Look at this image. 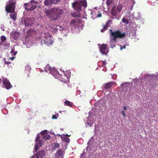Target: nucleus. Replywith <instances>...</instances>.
Here are the masks:
<instances>
[{
  "mask_svg": "<svg viewBox=\"0 0 158 158\" xmlns=\"http://www.w3.org/2000/svg\"><path fill=\"white\" fill-rule=\"evenodd\" d=\"M63 151L61 149L58 150L55 154L56 158H63Z\"/></svg>",
  "mask_w": 158,
  "mask_h": 158,
  "instance_id": "9b49d317",
  "label": "nucleus"
},
{
  "mask_svg": "<svg viewBox=\"0 0 158 158\" xmlns=\"http://www.w3.org/2000/svg\"><path fill=\"white\" fill-rule=\"evenodd\" d=\"M59 135L60 136L61 138L62 139V140L67 143H69L70 141V139L67 136H68L67 134L66 135Z\"/></svg>",
  "mask_w": 158,
  "mask_h": 158,
  "instance_id": "4468645a",
  "label": "nucleus"
},
{
  "mask_svg": "<svg viewBox=\"0 0 158 158\" xmlns=\"http://www.w3.org/2000/svg\"><path fill=\"white\" fill-rule=\"evenodd\" d=\"M2 83L6 89H9L12 87L9 81L6 78L3 79Z\"/></svg>",
  "mask_w": 158,
  "mask_h": 158,
  "instance_id": "1a4fd4ad",
  "label": "nucleus"
},
{
  "mask_svg": "<svg viewBox=\"0 0 158 158\" xmlns=\"http://www.w3.org/2000/svg\"><path fill=\"white\" fill-rule=\"evenodd\" d=\"M99 50L102 55H106L109 52L108 46L106 44H102L99 47Z\"/></svg>",
  "mask_w": 158,
  "mask_h": 158,
  "instance_id": "0eeeda50",
  "label": "nucleus"
},
{
  "mask_svg": "<svg viewBox=\"0 0 158 158\" xmlns=\"http://www.w3.org/2000/svg\"><path fill=\"white\" fill-rule=\"evenodd\" d=\"M1 28L2 29V30L3 31H5V30L4 29V25H1Z\"/></svg>",
  "mask_w": 158,
  "mask_h": 158,
  "instance_id": "37998d69",
  "label": "nucleus"
},
{
  "mask_svg": "<svg viewBox=\"0 0 158 158\" xmlns=\"http://www.w3.org/2000/svg\"><path fill=\"white\" fill-rule=\"evenodd\" d=\"M43 138L46 140H49L51 138V136L49 135L46 134L43 136Z\"/></svg>",
  "mask_w": 158,
  "mask_h": 158,
  "instance_id": "7c9ffc66",
  "label": "nucleus"
},
{
  "mask_svg": "<svg viewBox=\"0 0 158 158\" xmlns=\"http://www.w3.org/2000/svg\"><path fill=\"white\" fill-rule=\"evenodd\" d=\"M61 76H60V77ZM60 79H62V78H60Z\"/></svg>",
  "mask_w": 158,
  "mask_h": 158,
  "instance_id": "13d9d810",
  "label": "nucleus"
},
{
  "mask_svg": "<svg viewBox=\"0 0 158 158\" xmlns=\"http://www.w3.org/2000/svg\"><path fill=\"white\" fill-rule=\"evenodd\" d=\"M52 4H56L57 2H59L61 0H51Z\"/></svg>",
  "mask_w": 158,
  "mask_h": 158,
  "instance_id": "2f4dec72",
  "label": "nucleus"
},
{
  "mask_svg": "<svg viewBox=\"0 0 158 158\" xmlns=\"http://www.w3.org/2000/svg\"><path fill=\"white\" fill-rule=\"evenodd\" d=\"M5 40H1L0 42V45L3 46V48L4 49H6L9 48L10 46L9 44H6L5 41Z\"/></svg>",
  "mask_w": 158,
  "mask_h": 158,
  "instance_id": "a211bd4d",
  "label": "nucleus"
},
{
  "mask_svg": "<svg viewBox=\"0 0 158 158\" xmlns=\"http://www.w3.org/2000/svg\"><path fill=\"white\" fill-rule=\"evenodd\" d=\"M45 152L42 150L38 151L35 154L32 156L30 158H42L45 155Z\"/></svg>",
  "mask_w": 158,
  "mask_h": 158,
  "instance_id": "6e6552de",
  "label": "nucleus"
},
{
  "mask_svg": "<svg viewBox=\"0 0 158 158\" xmlns=\"http://www.w3.org/2000/svg\"><path fill=\"white\" fill-rule=\"evenodd\" d=\"M43 35H42V36H43L44 38L47 39V40H51L53 38L52 35L49 33H47Z\"/></svg>",
  "mask_w": 158,
  "mask_h": 158,
  "instance_id": "6ab92c4d",
  "label": "nucleus"
},
{
  "mask_svg": "<svg viewBox=\"0 0 158 158\" xmlns=\"http://www.w3.org/2000/svg\"><path fill=\"white\" fill-rule=\"evenodd\" d=\"M44 3L45 6L48 7H49L52 4L51 0H45Z\"/></svg>",
  "mask_w": 158,
  "mask_h": 158,
  "instance_id": "5701e85b",
  "label": "nucleus"
},
{
  "mask_svg": "<svg viewBox=\"0 0 158 158\" xmlns=\"http://www.w3.org/2000/svg\"><path fill=\"white\" fill-rule=\"evenodd\" d=\"M136 14L135 16V13H133L131 15L134 18H136L137 19H139L141 17V14L140 13H137Z\"/></svg>",
  "mask_w": 158,
  "mask_h": 158,
  "instance_id": "4be33fe9",
  "label": "nucleus"
},
{
  "mask_svg": "<svg viewBox=\"0 0 158 158\" xmlns=\"http://www.w3.org/2000/svg\"><path fill=\"white\" fill-rule=\"evenodd\" d=\"M6 38L5 36H2L1 37L0 40H6Z\"/></svg>",
  "mask_w": 158,
  "mask_h": 158,
  "instance_id": "58836bf2",
  "label": "nucleus"
},
{
  "mask_svg": "<svg viewBox=\"0 0 158 158\" xmlns=\"http://www.w3.org/2000/svg\"><path fill=\"white\" fill-rule=\"evenodd\" d=\"M122 21L123 23H126L127 24L128 23V20H127L126 19H125V18H124V19H122Z\"/></svg>",
  "mask_w": 158,
  "mask_h": 158,
  "instance_id": "c9c22d12",
  "label": "nucleus"
},
{
  "mask_svg": "<svg viewBox=\"0 0 158 158\" xmlns=\"http://www.w3.org/2000/svg\"><path fill=\"white\" fill-rule=\"evenodd\" d=\"M56 29L57 30H59L60 31H62V33L64 34V31L63 28L59 26H58L57 27Z\"/></svg>",
  "mask_w": 158,
  "mask_h": 158,
  "instance_id": "473e14b6",
  "label": "nucleus"
},
{
  "mask_svg": "<svg viewBox=\"0 0 158 158\" xmlns=\"http://www.w3.org/2000/svg\"><path fill=\"white\" fill-rule=\"evenodd\" d=\"M17 51L15 52V50L14 49H12L10 53L11 54H13V55L15 56L17 54Z\"/></svg>",
  "mask_w": 158,
  "mask_h": 158,
  "instance_id": "72a5a7b5",
  "label": "nucleus"
},
{
  "mask_svg": "<svg viewBox=\"0 0 158 158\" xmlns=\"http://www.w3.org/2000/svg\"><path fill=\"white\" fill-rule=\"evenodd\" d=\"M16 14L15 13L11 14L10 15V18L13 20L14 21H15L16 19Z\"/></svg>",
  "mask_w": 158,
  "mask_h": 158,
  "instance_id": "cd10ccee",
  "label": "nucleus"
},
{
  "mask_svg": "<svg viewBox=\"0 0 158 158\" xmlns=\"http://www.w3.org/2000/svg\"><path fill=\"white\" fill-rule=\"evenodd\" d=\"M102 66H105L106 65V61H102Z\"/></svg>",
  "mask_w": 158,
  "mask_h": 158,
  "instance_id": "e433bc0d",
  "label": "nucleus"
},
{
  "mask_svg": "<svg viewBox=\"0 0 158 158\" xmlns=\"http://www.w3.org/2000/svg\"><path fill=\"white\" fill-rule=\"evenodd\" d=\"M98 17H100L101 16V13H98V15L97 16Z\"/></svg>",
  "mask_w": 158,
  "mask_h": 158,
  "instance_id": "49530a36",
  "label": "nucleus"
},
{
  "mask_svg": "<svg viewBox=\"0 0 158 158\" xmlns=\"http://www.w3.org/2000/svg\"><path fill=\"white\" fill-rule=\"evenodd\" d=\"M27 67L28 68H29V67L28 66H27Z\"/></svg>",
  "mask_w": 158,
  "mask_h": 158,
  "instance_id": "4d7b16f0",
  "label": "nucleus"
},
{
  "mask_svg": "<svg viewBox=\"0 0 158 158\" xmlns=\"http://www.w3.org/2000/svg\"><path fill=\"white\" fill-rule=\"evenodd\" d=\"M123 108L125 110H127V107L126 106H124Z\"/></svg>",
  "mask_w": 158,
  "mask_h": 158,
  "instance_id": "de8ad7c7",
  "label": "nucleus"
},
{
  "mask_svg": "<svg viewBox=\"0 0 158 158\" xmlns=\"http://www.w3.org/2000/svg\"><path fill=\"white\" fill-rule=\"evenodd\" d=\"M116 40H111L110 42V46L112 48L115 47Z\"/></svg>",
  "mask_w": 158,
  "mask_h": 158,
  "instance_id": "393cba45",
  "label": "nucleus"
},
{
  "mask_svg": "<svg viewBox=\"0 0 158 158\" xmlns=\"http://www.w3.org/2000/svg\"><path fill=\"white\" fill-rule=\"evenodd\" d=\"M15 2L11 0H10L7 3L6 10L7 13H12L14 12L15 8Z\"/></svg>",
  "mask_w": 158,
  "mask_h": 158,
  "instance_id": "39448f33",
  "label": "nucleus"
},
{
  "mask_svg": "<svg viewBox=\"0 0 158 158\" xmlns=\"http://www.w3.org/2000/svg\"><path fill=\"white\" fill-rule=\"evenodd\" d=\"M114 83V82H110L109 83H106V84H105V85L104 88L106 89H109L110 87L112 86L113 85Z\"/></svg>",
  "mask_w": 158,
  "mask_h": 158,
  "instance_id": "412c9836",
  "label": "nucleus"
},
{
  "mask_svg": "<svg viewBox=\"0 0 158 158\" xmlns=\"http://www.w3.org/2000/svg\"><path fill=\"white\" fill-rule=\"evenodd\" d=\"M60 80L61 81H62V82H63V81L64 82V80Z\"/></svg>",
  "mask_w": 158,
  "mask_h": 158,
  "instance_id": "3c124183",
  "label": "nucleus"
},
{
  "mask_svg": "<svg viewBox=\"0 0 158 158\" xmlns=\"http://www.w3.org/2000/svg\"><path fill=\"white\" fill-rule=\"evenodd\" d=\"M57 117L55 115H53L52 116V119H56L57 118Z\"/></svg>",
  "mask_w": 158,
  "mask_h": 158,
  "instance_id": "c03bdc74",
  "label": "nucleus"
},
{
  "mask_svg": "<svg viewBox=\"0 0 158 158\" xmlns=\"http://www.w3.org/2000/svg\"><path fill=\"white\" fill-rule=\"evenodd\" d=\"M106 3L108 6L112 5L113 4V0H107Z\"/></svg>",
  "mask_w": 158,
  "mask_h": 158,
  "instance_id": "c85d7f7f",
  "label": "nucleus"
},
{
  "mask_svg": "<svg viewBox=\"0 0 158 158\" xmlns=\"http://www.w3.org/2000/svg\"><path fill=\"white\" fill-rule=\"evenodd\" d=\"M38 2L35 1L34 0H31L30 2L28 3H25L24 4V6L25 7L26 6L30 8L33 5L37 4H38Z\"/></svg>",
  "mask_w": 158,
  "mask_h": 158,
  "instance_id": "f8f14e48",
  "label": "nucleus"
},
{
  "mask_svg": "<svg viewBox=\"0 0 158 158\" xmlns=\"http://www.w3.org/2000/svg\"><path fill=\"white\" fill-rule=\"evenodd\" d=\"M120 49L121 50L123 49H125L126 48V45H124L123 47H122L121 46H120Z\"/></svg>",
  "mask_w": 158,
  "mask_h": 158,
  "instance_id": "ea45409f",
  "label": "nucleus"
},
{
  "mask_svg": "<svg viewBox=\"0 0 158 158\" xmlns=\"http://www.w3.org/2000/svg\"><path fill=\"white\" fill-rule=\"evenodd\" d=\"M70 24L72 27H74L76 31H77V30L79 29V27L77 26L78 23H77L74 20H73L71 21Z\"/></svg>",
  "mask_w": 158,
  "mask_h": 158,
  "instance_id": "ddd939ff",
  "label": "nucleus"
},
{
  "mask_svg": "<svg viewBox=\"0 0 158 158\" xmlns=\"http://www.w3.org/2000/svg\"><path fill=\"white\" fill-rule=\"evenodd\" d=\"M35 5L36 4L33 5L30 8L25 7V9L27 11H33L37 8V6Z\"/></svg>",
  "mask_w": 158,
  "mask_h": 158,
  "instance_id": "aec40b11",
  "label": "nucleus"
},
{
  "mask_svg": "<svg viewBox=\"0 0 158 158\" xmlns=\"http://www.w3.org/2000/svg\"><path fill=\"white\" fill-rule=\"evenodd\" d=\"M64 105L71 107L72 106V103L68 100H66L64 102Z\"/></svg>",
  "mask_w": 158,
  "mask_h": 158,
  "instance_id": "a878e982",
  "label": "nucleus"
},
{
  "mask_svg": "<svg viewBox=\"0 0 158 158\" xmlns=\"http://www.w3.org/2000/svg\"><path fill=\"white\" fill-rule=\"evenodd\" d=\"M111 35L114 37L113 40H116V39H123L125 37L126 34L125 32H122L119 30H116L112 31V30H110Z\"/></svg>",
  "mask_w": 158,
  "mask_h": 158,
  "instance_id": "7ed1b4c3",
  "label": "nucleus"
},
{
  "mask_svg": "<svg viewBox=\"0 0 158 158\" xmlns=\"http://www.w3.org/2000/svg\"><path fill=\"white\" fill-rule=\"evenodd\" d=\"M122 114L123 115V116L124 117H125L126 116V114H125L124 112V111H122Z\"/></svg>",
  "mask_w": 158,
  "mask_h": 158,
  "instance_id": "4c0bfd02",
  "label": "nucleus"
},
{
  "mask_svg": "<svg viewBox=\"0 0 158 158\" xmlns=\"http://www.w3.org/2000/svg\"><path fill=\"white\" fill-rule=\"evenodd\" d=\"M47 131L45 130L44 131H43L41 132V134L42 135H44L45 134L47 133Z\"/></svg>",
  "mask_w": 158,
  "mask_h": 158,
  "instance_id": "f704fd0d",
  "label": "nucleus"
},
{
  "mask_svg": "<svg viewBox=\"0 0 158 158\" xmlns=\"http://www.w3.org/2000/svg\"><path fill=\"white\" fill-rule=\"evenodd\" d=\"M53 150H56L59 148L60 147V144L58 143H54L52 145Z\"/></svg>",
  "mask_w": 158,
  "mask_h": 158,
  "instance_id": "bb28decb",
  "label": "nucleus"
},
{
  "mask_svg": "<svg viewBox=\"0 0 158 158\" xmlns=\"http://www.w3.org/2000/svg\"><path fill=\"white\" fill-rule=\"evenodd\" d=\"M38 147L37 146H36V144H35V151H37L38 150Z\"/></svg>",
  "mask_w": 158,
  "mask_h": 158,
  "instance_id": "a18cd8bd",
  "label": "nucleus"
},
{
  "mask_svg": "<svg viewBox=\"0 0 158 158\" xmlns=\"http://www.w3.org/2000/svg\"><path fill=\"white\" fill-rule=\"evenodd\" d=\"M1 79L0 78V84L1 83Z\"/></svg>",
  "mask_w": 158,
  "mask_h": 158,
  "instance_id": "5fc2aeb1",
  "label": "nucleus"
},
{
  "mask_svg": "<svg viewBox=\"0 0 158 158\" xmlns=\"http://www.w3.org/2000/svg\"><path fill=\"white\" fill-rule=\"evenodd\" d=\"M149 75H146V77H148V76H149Z\"/></svg>",
  "mask_w": 158,
  "mask_h": 158,
  "instance_id": "864d4df0",
  "label": "nucleus"
},
{
  "mask_svg": "<svg viewBox=\"0 0 158 158\" xmlns=\"http://www.w3.org/2000/svg\"><path fill=\"white\" fill-rule=\"evenodd\" d=\"M4 63L5 64H9L11 63L9 61H6L5 60H4Z\"/></svg>",
  "mask_w": 158,
  "mask_h": 158,
  "instance_id": "a19ab883",
  "label": "nucleus"
},
{
  "mask_svg": "<svg viewBox=\"0 0 158 158\" xmlns=\"http://www.w3.org/2000/svg\"><path fill=\"white\" fill-rule=\"evenodd\" d=\"M30 20V19H26L24 20V23L25 25L26 26L31 25V24L28 23V21Z\"/></svg>",
  "mask_w": 158,
  "mask_h": 158,
  "instance_id": "c756f323",
  "label": "nucleus"
},
{
  "mask_svg": "<svg viewBox=\"0 0 158 158\" xmlns=\"http://www.w3.org/2000/svg\"><path fill=\"white\" fill-rule=\"evenodd\" d=\"M81 27V30L82 29V27Z\"/></svg>",
  "mask_w": 158,
  "mask_h": 158,
  "instance_id": "6e6d98bb",
  "label": "nucleus"
},
{
  "mask_svg": "<svg viewBox=\"0 0 158 158\" xmlns=\"http://www.w3.org/2000/svg\"><path fill=\"white\" fill-rule=\"evenodd\" d=\"M42 44L43 43L45 45L49 46L53 43V40H41Z\"/></svg>",
  "mask_w": 158,
  "mask_h": 158,
  "instance_id": "f3484780",
  "label": "nucleus"
},
{
  "mask_svg": "<svg viewBox=\"0 0 158 158\" xmlns=\"http://www.w3.org/2000/svg\"><path fill=\"white\" fill-rule=\"evenodd\" d=\"M72 7L77 12H74L71 14L72 16L74 17H79V13L81 10V7L83 6L86 7L87 4L86 0H81L79 2H76L72 4Z\"/></svg>",
  "mask_w": 158,
  "mask_h": 158,
  "instance_id": "f03ea898",
  "label": "nucleus"
},
{
  "mask_svg": "<svg viewBox=\"0 0 158 158\" xmlns=\"http://www.w3.org/2000/svg\"><path fill=\"white\" fill-rule=\"evenodd\" d=\"M20 35V33L16 31H13L10 34V37L14 40H16L18 38Z\"/></svg>",
  "mask_w": 158,
  "mask_h": 158,
  "instance_id": "9d476101",
  "label": "nucleus"
},
{
  "mask_svg": "<svg viewBox=\"0 0 158 158\" xmlns=\"http://www.w3.org/2000/svg\"><path fill=\"white\" fill-rule=\"evenodd\" d=\"M133 1V5H134L135 3V2L134 1V0H132Z\"/></svg>",
  "mask_w": 158,
  "mask_h": 158,
  "instance_id": "8fccbe9b",
  "label": "nucleus"
},
{
  "mask_svg": "<svg viewBox=\"0 0 158 158\" xmlns=\"http://www.w3.org/2000/svg\"><path fill=\"white\" fill-rule=\"evenodd\" d=\"M40 138V135H38L36 136V138L35 140V142H37V141Z\"/></svg>",
  "mask_w": 158,
  "mask_h": 158,
  "instance_id": "79ce46f5",
  "label": "nucleus"
},
{
  "mask_svg": "<svg viewBox=\"0 0 158 158\" xmlns=\"http://www.w3.org/2000/svg\"><path fill=\"white\" fill-rule=\"evenodd\" d=\"M15 57H12L10 59L12 60H13V59H14Z\"/></svg>",
  "mask_w": 158,
  "mask_h": 158,
  "instance_id": "09e8293b",
  "label": "nucleus"
},
{
  "mask_svg": "<svg viewBox=\"0 0 158 158\" xmlns=\"http://www.w3.org/2000/svg\"><path fill=\"white\" fill-rule=\"evenodd\" d=\"M47 69H48L50 73L53 75L55 78L60 80V78L61 75L59 73L56 69L54 68H51L49 65H47L46 67V71H47Z\"/></svg>",
  "mask_w": 158,
  "mask_h": 158,
  "instance_id": "20e7f679",
  "label": "nucleus"
},
{
  "mask_svg": "<svg viewBox=\"0 0 158 158\" xmlns=\"http://www.w3.org/2000/svg\"><path fill=\"white\" fill-rule=\"evenodd\" d=\"M122 5L121 4H119L117 6H114L112 8L111 10V13L112 15L115 16L118 15L122 9Z\"/></svg>",
  "mask_w": 158,
  "mask_h": 158,
  "instance_id": "423d86ee",
  "label": "nucleus"
},
{
  "mask_svg": "<svg viewBox=\"0 0 158 158\" xmlns=\"http://www.w3.org/2000/svg\"><path fill=\"white\" fill-rule=\"evenodd\" d=\"M112 22L111 20H109L106 23L105 25L103 26V29L101 30V32H104L105 30H106L107 29V27Z\"/></svg>",
  "mask_w": 158,
  "mask_h": 158,
  "instance_id": "2eb2a0df",
  "label": "nucleus"
},
{
  "mask_svg": "<svg viewBox=\"0 0 158 158\" xmlns=\"http://www.w3.org/2000/svg\"><path fill=\"white\" fill-rule=\"evenodd\" d=\"M36 34V32L34 29H31L28 31L27 32V39H28L27 37L30 36H33V35Z\"/></svg>",
  "mask_w": 158,
  "mask_h": 158,
  "instance_id": "dca6fc26",
  "label": "nucleus"
},
{
  "mask_svg": "<svg viewBox=\"0 0 158 158\" xmlns=\"http://www.w3.org/2000/svg\"><path fill=\"white\" fill-rule=\"evenodd\" d=\"M29 69H31V68H29Z\"/></svg>",
  "mask_w": 158,
  "mask_h": 158,
  "instance_id": "bf43d9fd",
  "label": "nucleus"
},
{
  "mask_svg": "<svg viewBox=\"0 0 158 158\" xmlns=\"http://www.w3.org/2000/svg\"><path fill=\"white\" fill-rule=\"evenodd\" d=\"M44 13L52 20H56L61 17L63 13V11L58 8H54L50 10L45 8Z\"/></svg>",
  "mask_w": 158,
  "mask_h": 158,
  "instance_id": "f257e3e1",
  "label": "nucleus"
},
{
  "mask_svg": "<svg viewBox=\"0 0 158 158\" xmlns=\"http://www.w3.org/2000/svg\"><path fill=\"white\" fill-rule=\"evenodd\" d=\"M133 7V5L131 6V10L132 9Z\"/></svg>",
  "mask_w": 158,
  "mask_h": 158,
  "instance_id": "603ef678",
  "label": "nucleus"
},
{
  "mask_svg": "<svg viewBox=\"0 0 158 158\" xmlns=\"http://www.w3.org/2000/svg\"><path fill=\"white\" fill-rule=\"evenodd\" d=\"M36 142V146H38V147L41 146L43 144V141L42 140H39L38 141H37Z\"/></svg>",
  "mask_w": 158,
  "mask_h": 158,
  "instance_id": "b1692460",
  "label": "nucleus"
}]
</instances>
